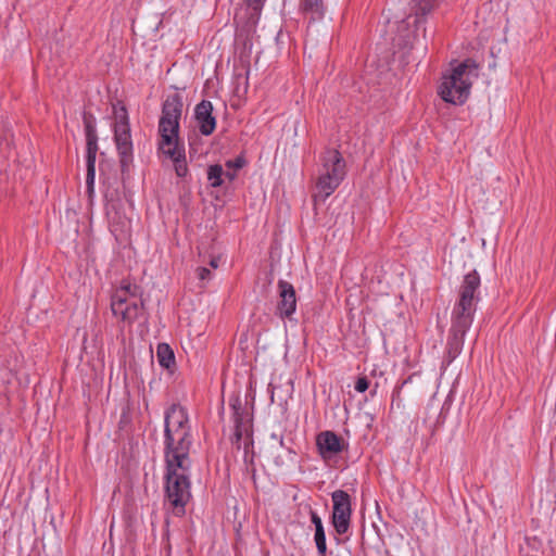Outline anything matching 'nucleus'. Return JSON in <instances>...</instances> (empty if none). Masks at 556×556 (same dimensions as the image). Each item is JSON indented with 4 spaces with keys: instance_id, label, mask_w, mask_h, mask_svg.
Listing matches in <instances>:
<instances>
[{
    "instance_id": "30",
    "label": "nucleus",
    "mask_w": 556,
    "mask_h": 556,
    "mask_svg": "<svg viewBox=\"0 0 556 556\" xmlns=\"http://www.w3.org/2000/svg\"><path fill=\"white\" fill-rule=\"evenodd\" d=\"M224 176L232 181L237 177V174L231 169H228L226 173L224 172Z\"/></svg>"
},
{
    "instance_id": "12",
    "label": "nucleus",
    "mask_w": 556,
    "mask_h": 556,
    "mask_svg": "<svg viewBox=\"0 0 556 556\" xmlns=\"http://www.w3.org/2000/svg\"><path fill=\"white\" fill-rule=\"evenodd\" d=\"M301 9L307 21L308 33H328L329 21H325L323 0H302Z\"/></svg>"
},
{
    "instance_id": "28",
    "label": "nucleus",
    "mask_w": 556,
    "mask_h": 556,
    "mask_svg": "<svg viewBox=\"0 0 556 556\" xmlns=\"http://www.w3.org/2000/svg\"><path fill=\"white\" fill-rule=\"evenodd\" d=\"M316 547H317L319 556H326V554H327L326 541L316 543Z\"/></svg>"
},
{
    "instance_id": "22",
    "label": "nucleus",
    "mask_w": 556,
    "mask_h": 556,
    "mask_svg": "<svg viewBox=\"0 0 556 556\" xmlns=\"http://www.w3.org/2000/svg\"><path fill=\"white\" fill-rule=\"evenodd\" d=\"M393 47H397L399 49H407L410 50L413 48V42L410 40V37H393Z\"/></svg>"
},
{
    "instance_id": "9",
    "label": "nucleus",
    "mask_w": 556,
    "mask_h": 556,
    "mask_svg": "<svg viewBox=\"0 0 556 556\" xmlns=\"http://www.w3.org/2000/svg\"><path fill=\"white\" fill-rule=\"evenodd\" d=\"M137 287L130 283L121 286L112 295L111 309L115 317L132 323L143 309V302L137 298Z\"/></svg>"
},
{
    "instance_id": "32",
    "label": "nucleus",
    "mask_w": 556,
    "mask_h": 556,
    "mask_svg": "<svg viewBox=\"0 0 556 556\" xmlns=\"http://www.w3.org/2000/svg\"><path fill=\"white\" fill-rule=\"evenodd\" d=\"M278 441H279V444H280L281 446H283V445H285L283 437H282V435H280V437H279V440H278Z\"/></svg>"
},
{
    "instance_id": "26",
    "label": "nucleus",
    "mask_w": 556,
    "mask_h": 556,
    "mask_svg": "<svg viewBox=\"0 0 556 556\" xmlns=\"http://www.w3.org/2000/svg\"><path fill=\"white\" fill-rule=\"evenodd\" d=\"M197 274H198V278L200 280H207L211 278V275H212L211 270L207 269L206 267H199L197 269Z\"/></svg>"
},
{
    "instance_id": "11",
    "label": "nucleus",
    "mask_w": 556,
    "mask_h": 556,
    "mask_svg": "<svg viewBox=\"0 0 556 556\" xmlns=\"http://www.w3.org/2000/svg\"><path fill=\"white\" fill-rule=\"evenodd\" d=\"M331 500L333 503L331 523L339 535L345 534L351 522V496L343 490H336L331 493Z\"/></svg>"
},
{
    "instance_id": "21",
    "label": "nucleus",
    "mask_w": 556,
    "mask_h": 556,
    "mask_svg": "<svg viewBox=\"0 0 556 556\" xmlns=\"http://www.w3.org/2000/svg\"><path fill=\"white\" fill-rule=\"evenodd\" d=\"M266 0H245L249 9L252 11L251 12V16H250V20L252 22V25L251 27L247 30V33H250V31H255V29L253 28L254 24H255V21L257 18V16L260 15L261 13V10L264 5V2Z\"/></svg>"
},
{
    "instance_id": "15",
    "label": "nucleus",
    "mask_w": 556,
    "mask_h": 556,
    "mask_svg": "<svg viewBox=\"0 0 556 556\" xmlns=\"http://www.w3.org/2000/svg\"><path fill=\"white\" fill-rule=\"evenodd\" d=\"M194 116L199 125V130L204 136L213 134L216 127V119L213 116V105L208 100H202L197 104Z\"/></svg>"
},
{
    "instance_id": "7",
    "label": "nucleus",
    "mask_w": 556,
    "mask_h": 556,
    "mask_svg": "<svg viewBox=\"0 0 556 556\" xmlns=\"http://www.w3.org/2000/svg\"><path fill=\"white\" fill-rule=\"evenodd\" d=\"M445 0H412V13L401 21L391 22L386 17L390 26L387 33L396 31L399 35H426L428 17L441 7Z\"/></svg>"
},
{
    "instance_id": "27",
    "label": "nucleus",
    "mask_w": 556,
    "mask_h": 556,
    "mask_svg": "<svg viewBox=\"0 0 556 556\" xmlns=\"http://www.w3.org/2000/svg\"><path fill=\"white\" fill-rule=\"evenodd\" d=\"M314 540H315V543L326 541V533H325V529H318V530H315Z\"/></svg>"
},
{
    "instance_id": "33",
    "label": "nucleus",
    "mask_w": 556,
    "mask_h": 556,
    "mask_svg": "<svg viewBox=\"0 0 556 556\" xmlns=\"http://www.w3.org/2000/svg\"><path fill=\"white\" fill-rule=\"evenodd\" d=\"M271 438L275 439V440H279V437L276 433H273Z\"/></svg>"
},
{
    "instance_id": "14",
    "label": "nucleus",
    "mask_w": 556,
    "mask_h": 556,
    "mask_svg": "<svg viewBox=\"0 0 556 556\" xmlns=\"http://www.w3.org/2000/svg\"><path fill=\"white\" fill-rule=\"evenodd\" d=\"M316 445L323 458L338 455L348 447L344 440L333 431H321L316 437Z\"/></svg>"
},
{
    "instance_id": "1",
    "label": "nucleus",
    "mask_w": 556,
    "mask_h": 556,
    "mask_svg": "<svg viewBox=\"0 0 556 556\" xmlns=\"http://www.w3.org/2000/svg\"><path fill=\"white\" fill-rule=\"evenodd\" d=\"M480 275L477 270L473 269L464 276L458 291V300L452 311L451 328L443 358L445 366H448L463 350L465 336L472 325L476 306L480 300Z\"/></svg>"
},
{
    "instance_id": "29",
    "label": "nucleus",
    "mask_w": 556,
    "mask_h": 556,
    "mask_svg": "<svg viewBox=\"0 0 556 556\" xmlns=\"http://www.w3.org/2000/svg\"><path fill=\"white\" fill-rule=\"evenodd\" d=\"M410 380V378H408L407 380H404L402 382L401 386L396 387L394 390H393V393H392V400L395 401V400H399L400 399V394H401V389L402 387L408 381Z\"/></svg>"
},
{
    "instance_id": "31",
    "label": "nucleus",
    "mask_w": 556,
    "mask_h": 556,
    "mask_svg": "<svg viewBox=\"0 0 556 556\" xmlns=\"http://www.w3.org/2000/svg\"><path fill=\"white\" fill-rule=\"evenodd\" d=\"M218 262H219V258L218 257H213L210 262V265L213 267V268H217L218 267Z\"/></svg>"
},
{
    "instance_id": "4",
    "label": "nucleus",
    "mask_w": 556,
    "mask_h": 556,
    "mask_svg": "<svg viewBox=\"0 0 556 556\" xmlns=\"http://www.w3.org/2000/svg\"><path fill=\"white\" fill-rule=\"evenodd\" d=\"M191 427L187 409L179 404L170 405L164 416V457H190Z\"/></svg>"
},
{
    "instance_id": "10",
    "label": "nucleus",
    "mask_w": 556,
    "mask_h": 556,
    "mask_svg": "<svg viewBox=\"0 0 556 556\" xmlns=\"http://www.w3.org/2000/svg\"><path fill=\"white\" fill-rule=\"evenodd\" d=\"M116 123L114 125V139L119 155L122 174L128 172L132 162V142L127 111L122 106L116 111Z\"/></svg>"
},
{
    "instance_id": "13",
    "label": "nucleus",
    "mask_w": 556,
    "mask_h": 556,
    "mask_svg": "<svg viewBox=\"0 0 556 556\" xmlns=\"http://www.w3.org/2000/svg\"><path fill=\"white\" fill-rule=\"evenodd\" d=\"M279 301L276 306V315L281 319L293 320V315L296 309V293L294 287L286 281H278Z\"/></svg>"
},
{
    "instance_id": "19",
    "label": "nucleus",
    "mask_w": 556,
    "mask_h": 556,
    "mask_svg": "<svg viewBox=\"0 0 556 556\" xmlns=\"http://www.w3.org/2000/svg\"><path fill=\"white\" fill-rule=\"evenodd\" d=\"M236 49L239 50L241 60H249L253 47L251 37H236L235 40Z\"/></svg>"
},
{
    "instance_id": "2",
    "label": "nucleus",
    "mask_w": 556,
    "mask_h": 556,
    "mask_svg": "<svg viewBox=\"0 0 556 556\" xmlns=\"http://www.w3.org/2000/svg\"><path fill=\"white\" fill-rule=\"evenodd\" d=\"M182 108V98L179 93L167 96L162 104V114L159 121L161 138L159 149L172 160L178 177H185L188 174L185 147L179 139V122Z\"/></svg>"
},
{
    "instance_id": "8",
    "label": "nucleus",
    "mask_w": 556,
    "mask_h": 556,
    "mask_svg": "<svg viewBox=\"0 0 556 556\" xmlns=\"http://www.w3.org/2000/svg\"><path fill=\"white\" fill-rule=\"evenodd\" d=\"M230 407L232 409V418L235 422V432L231 439V443L237 450L243 447L247 469L248 471H251L252 476L254 477V453H250V448L253 447L251 419L239 395L230 399Z\"/></svg>"
},
{
    "instance_id": "16",
    "label": "nucleus",
    "mask_w": 556,
    "mask_h": 556,
    "mask_svg": "<svg viewBox=\"0 0 556 556\" xmlns=\"http://www.w3.org/2000/svg\"><path fill=\"white\" fill-rule=\"evenodd\" d=\"M83 121L86 134L87 155L97 154L98 136L96 130V118L92 114L85 112Z\"/></svg>"
},
{
    "instance_id": "24",
    "label": "nucleus",
    "mask_w": 556,
    "mask_h": 556,
    "mask_svg": "<svg viewBox=\"0 0 556 556\" xmlns=\"http://www.w3.org/2000/svg\"><path fill=\"white\" fill-rule=\"evenodd\" d=\"M355 390L359 393L365 392L369 388V380L367 377H358L355 382Z\"/></svg>"
},
{
    "instance_id": "23",
    "label": "nucleus",
    "mask_w": 556,
    "mask_h": 556,
    "mask_svg": "<svg viewBox=\"0 0 556 556\" xmlns=\"http://www.w3.org/2000/svg\"><path fill=\"white\" fill-rule=\"evenodd\" d=\"M225 165L228 169H231L236 173L238 169L245 165V159L243 156H238L233 160H228Z\"/></svg>"
},
{
    "instance_id": "18",
    "label": "nucleus",
    "mask_w": 556,
    "mask_h": 556,
    "mask_svg": "<svg viewBox=\"0 0 556 556\" xmlns=\"http://www.w3.org/2000/svg\"><path fill=\"white\" fill-rule=\"evenodd\" d=\"M96 156H97V154L86 155V161H87L86 185H87V192H88L89 197H91L94 191Z\"/></svg>"
},
{
    "instance_id": "25",
    "label": "nucleus",
    "mask_w": 556,
    "mask_h": 556,
    "mask_svg": "<svg viewBox=\"0 0 556 556\" xmlns=\"http://www.w3.org/2000/svg\"><path fill=\"white\" fill-rule=\"evenodd\" d=\"M309 515H311V521L315 526V530L324 529L321 518L318 516V514L314 510H311Z\"/></svg>"
},
{
    "instance_id": "6",
    "label": "nucleus",
    "mask_w": 556,
    "mask_h": 556,
    "mask_svg": "<svg viewBox=\"0 0 556 556\" xmlns=\"http://www.w3.org/2000/svg\"><path fill=\"white\" fill-rule=\"evenodd\" d=\"M345 177V161L336 149L327 150L323 155V168L316 180L313 201L316 206L324 203L340 186Z\"/></svg>"
},
{
    "instance_id": "20",
    "label": "nucleus",
    "mask_w": 556,
    "mask_h": 556,
    "mask_svg": "<svg viewBox=\"0 0 556 556\" xmlns=\"http://www.w3.org/2000/svg\"><path fill=\"white\" fill-rule=\"evenodd\" d=\"M223 176L224 169L222 165L214 164L211 165L207 169V179L211 182V186L214 188L220 187L223 185Z\"/></svg>"
},
{
    "instance_id": "3",
    "label": "nucleus",
    "mask_w": 556,
    "mask_h": 556,
    "mask_svg": "<svg viewBox=\"0 0 556 556\" xmlns=\"http://www.w3.org/2000/svg\"><path fill=\"white\" fill-rule=\"evenodd\" d=\"M164 463L165 505L172 514L181 517L191 500V458L164 457Z\"/></svg>"
},
{
    "instance_id": "5",
    "label": "nucleus",
    "mask_w": 556,
    "mask_h": 556,
    "mask_svg": "<svg viewBox=\"0 0 556 556\" xmlns=\"http://www.w3.org/2000/svg\"><path fill=\"white\" fill-rule=\"evenodd\" d=\"M478 63L468 58L454 66L450 74L443 76L439 87L441 98L452 104H463L469 97L473 79L478 77Z\"/></svg>"
},
{
    "instance_id": "17",
    "label": "nucleus",
    "mask_w": 556,
    "mask_h": 556,
    "mask_svg": "<svg viewBox=\"0 0 556 556\" xmlns=\"http://www.w3.org/2000/svg\"><path fill=\"white\" fill-rule=\"evenodd\" d=\"M156 357L159 364L166 369H172L175 366V355L173 350L166 343H160L156 350Z\"/></svg>"
}]
</instances>
